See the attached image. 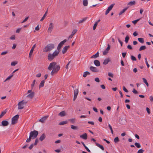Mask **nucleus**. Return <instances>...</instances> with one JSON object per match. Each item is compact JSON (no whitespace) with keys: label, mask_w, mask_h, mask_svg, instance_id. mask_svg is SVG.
I'll return each mask as SVG.
<instances>
[{"label":"nucleus","mask_w":153,"mask_h":153,"mask_svg":"<svg viewBox=\"0 0 153 153\" xmlns=\"http://www.w3.org/2000/svg\"><path fill=\"white\" fill-rule=\"evenodd\" d=\"M60 68V66L58 65H56V63L55 62H52L50 63L48 67V69L49 70H51L53 69L51 73L52 75L56 73L59 70Z\"/></svg>","instance_id":"f257e3e1"},{"label":"nucleus","mask_w":153,"mask_h":153,"mask_svg":"<svg viewBox=\"0 0 153 153\" xmlns=\"http://www.w3.org/2000/svg\"><path fill=\"white\" fill-rule=\"evenodd\" d=\"M55 46L53 44H49L47 45L43 49V51L44 52H50L53 49Z\"/></svg>","instance_id":"f03ea898"},{"label":"nucleus","mask_w":153,"mask_h":153,"mask_svg":"<svg viewBox=\"0 0 153 153\" xmlns=\"http://www.w3.org/2000/svg\"><path fill=\"white\" fill-rule=\"evenodd\" d=\"M38 134V132L36 130H34L30 132V135L32 137V139H34L36 138Z\"/></svg>","instance_id":"7ed1b4c3"},{"label":"nucleus","mask_w":153,"mask_h":153,"mask_svg":"<svg viewBox=\"0 0 153 153\" xmlns=\"http://www.w3.org/2000/svg\"><path fill=\"white\" fill-rule=\"evenodd\" d=\"M27 103V102H25L24 100L19 102L18 104V109H22L24 108V105Z\"/></svg>","instance_id":"20e7f679"},{"label":"nucleus","mask_w":153,"mask_h":153,"mask_svg":"<svg viewBox=\"0 0 153 153\" xmlns=\"http://www.w3.org/2000/svg\"><path fill=\"white\" fill-rule=\"evenodd\" d=\"M19 116L17 114L13 117L12 119V124H15L17 122Z\"/></svg>","instance_id":"39448f33"},{"label":"nucleus","mask_w":153,"mask_h":153,"mask_svg":"<svg viewBox=\"0 0 153 153\" xmlns=\"http://www.w3.org/2000/svg\"><path fill=\"white\" fill-rule=\"evenodd\" d=\"M67 41L66 39H64L63 41H61L58 45L57 50L58 51H60L61 47Z\"/></svg>","instance_id":"423d86ee"},{"label":"nucleus","mask_w":153,"mask_h":153,"mask_svg":"<svg viewBox=\"0 0 153 153\" xmlns=\"http://www.w3.org/2000/svg\"><path fill=\"white\" fill-rule=\"evenodd\" d=\"M27 94H29L27 96V97L32 99L34 95V93L33 92H32V91L31 90H29L27 91Z\"/></svg>","instance_id":"0eeeda50"},{"label":"nucleus","mask_w":153,"mask_h":153,"mask_svg":"<svg viewBox=\"0 0 153 153\" xmlns=\"http://www.w3.org/2000/svg\"><path fill=\"white\" fill-rule=\"evenodd\" d=\"M54 28V24L52 22L50 23L49 25V27L48 29V32L51 33Z\"/></svg>","instance_id":"6e6552de"},{"label":"nucleus","mask_w":153,"mask_h":153,"mask_svg":"<svg viewBox=\"0 0 153 153\" xmlns=\"http://www.w3.org/2000/svg\"><path fill=\"white\" fill-rule=\"evenodd\" d=\"M114 4H112L109 7H108L105 12V14L106 15L108 14L109 13V12L112 10L113 8Z\"/></svg>","instance_id":"1a4fd4ad"},{"label":"nucleus","mask_w":153,"mask_h":153,"mask_svg":"<svg viewBox=\"0 0 153 153\" xmlns=\"http://www.w3.org/2000/svg\"><path fill=\"white\" fill-rule=\"evenodd\" d=\"M36 46V44H35L32 47V48L29 54V58H31V55L32 54L33 52L34 51V49L35 48Z\"/></svg>","instance_id":"9d476101"},{"label":"nucleus","mask_w":153,"mask_h":153,"mask_svg":"<svg viewBox=\"0 0 153 153\" xmlns=\"http://www.w3.org/2000/svg\"><path fill=\"white\" fill-rule=\"evenodd\" d=\"M110 46L109 44H108V47L105 49V51H104L103 53V54L104 55H105L107 54V53L108 52V51L110 50Z\"/></svg>","instance_id":"9b49d317"},{"label":"nucleus","mask_w":153,"mask_h":153,"mask_svg":"<svg viewBox=\"0 0 153 153\" xmlns=\"http://www.w3.org/2000/svg\"><path fill=\"white\" fill-rule=\"evenodd\" d=\"M69 48V46H65L63 48L62 51V52L63 54L65 53L67 51L68 49Z\"/></svg>","instance_id":"f8f14e48"},{"label":"nucleus","mask_w":153,"mask_h":153,"mask_svg":"<svg viewBox=\"0 0 153 153\" xmlns=\"http://www.w3.org/2000/svg\"><path fill=\"white\" fill-rule=\"evenodd\" d=\"M90 69L92 72H98L99 71L97 69V68L96 67H94L93 66H91L90 68Z\"/></svg>","instance_id":"ddd939ff"},{"label":"nucleus","mask_w":153,"mask_h":153,"mask_svg":"<svg viewBox=\"0 0 153 153\" xmlns=\"http://www.w3.org/2000/svg\"><path fill=\"white\" fill-rule=\"evenodd\" d=\"M48 116H46L42 118L39 120V121L42 123H44L48 117Z\"/></svg>","instance_id":"4468645a"},{"label":"nucleus","mask_w":153,"mask_h":153,"mask_svg":"<svg viewBox=\"0 0 153 153\" xmlns=\"http://www.w3.org/2000/svg\"><path fill=\"white\" fill-rule=\"evenodd\" d=\"M48 60L51 61L55 57L54 56L52 53L51 54L49 53L48 55Z\"/></svg>","instance_id":"2eb2a0df"},{"label":"nucleus","mask_w":153,"mask_h":153,"mask_svg":"<svg viewBox=\"0 0 153 153\" xmlns=\"http://www.w3.org/2000/svg\"><path fill=\"white\" fill-rule=\"evenodd\" d=\"M80 137L81 138L84 140H86L88 138L87 134L86 133H85L82 135H80Z\"/></svg>","instance_id":"dca6fc26"},{"label":"nucleus","mask_w":153,"mask_h":153,"mask_svg":"<svg viewBox=\"0 0 153 153\" xmlns=\"http://www.w3.org/2000/svg\"><path fill=\"white\" fill-rule=\"evenodd\" d=\"M8 124V122L6 120H4L1 122V124L3 126H7Z\"/></svg>","instance_id":"f3484780"},{"label":"nucleus","mask_w":153,"mask_h":153,"mask_svg":"<svg viewBox=\"0 0 153 153\" xmlns=\"http://www.w3.org/2000/svg\"><path fill=\"white\" fill-rule=\"evenodd\" d=\"M94 63L96 66H99L100 65V63L98 60H95L94 61Z\"/></svg>","instance_id":"a211bd4d"},{"label":"nucleus","mask_w":153,"mask_h":153,"mask_svg":"<svg viewBox=\"0 0 153 153\" xmlns=\"http://www.w3.org/2000/svg\"><path fill=\"white\" fill-rule=\"evenodd\" d=\"M110 61V59L109 58L105 59L103 62V64L105 65H107Z\"/></svg>","instance_id":"6ab92c4d"},{"label":"nucleus","mask_w":153,"mask_h":153,"mask_svg":"<svg viewBox=\"0 0 153 153\" xmlns=\"http://www.w3.org/2000/svg\"><path fill=\"white\" fill-rule=\"evenodd\" d=\"M96 145L98 147L100 148V149H101L102 150H104V148L103 146L102 145H100V144L96 142H95V143Z\"/></svg>","instance_id":"aec40b11"},{"label":"nucleus","mask_w":153,"mask_h":153,"mask_svg":"<svg viewBox=\"0 0 153 153\" xmlns=\"http://www.w3.org/2000/svg\"><path fill=\"white\" fill-rule=\"evenodd\" d=\"M48 12V9H47V11L45 13V14H44V15H43V17H42V18L41 19H40L41 21V22L44 19L45 17L47 15Z\"/></svg>","instance_id":"412c9836"},{"label":"nucleus","mask_w":153,"mask_h":153,"mask_svg":"<svg viewBox=\"0 0 153 153\" xmlns=\"http://www.w3.org/2000/svg\"><path fill=\"white\" fill-rule=\"evenodd\" d=\"M59 51L58 50H56L55 51L52 53L54 56L55 57V56H57L59 53Z\"/></svg>","instance_id":"4be33fe9"},{"label":"nucleus","mask_w":153,"mask_h":153,"mask_svg":"<svg viewBox=\"0 0 153 153\" xmlns=\"http://www.w3.org/2000/svg\"><path fill=\"white\" fill-rule=\"evenodd\" d=\"M45 138V135L44 134H42L40 137L39 139L41 141H42Z\"/></svg>","instance_id":"5701e85b"},{"label":"nucleus","mask_w":153,"mask_h":153,"mask_svg":"<svg viewBox=\"0 0 153 153\" xmlns=\"http://www.w3.org/2000/svg\"><path fill=\"white\" fill-rule=\"evenodd\" d=\"M136 4L135 1H131L128 3V5H129L130 6H131L132 5H134Z\"/></svg>","instance_id":"b1692460"},{"label":"nucleus","mask_w":153,"mask_h":153,"mask_svg":"<svg viewBox=\"0 0 153 153\" xmlns=\"http://www.w3.org/2000/svg\"><path fill=\"white\" fill-rule=\"evenodd\" d=\"M58 115L61 117H63L65 115V111H63L60 112Z\"/></svg>","instance_id":"393cba45"},{"label":"nucleus","mask_w":153,"mask_h":153,"mask_svg":"<svg viewBox=\"0 0 153 153\" xmlns=\"http://www.w3.org/2000/svg\"><path fill=\"white\" fill-rule=\"evenodd\" d=\"M99 53L97 52L95 54L93 55L91 57V58H96L99 56Z\"/></svg>","instance_id":"a878e982"},{"label":"nucleus","mask_w":153,"mask_h":153,"mask_svg":"<svg viewBox=\"0 0 153 153\" xmlns=\"http://www.w3.org/2000/svg\"><path fill=\"white\" fill-rule=\"evenodd\" d=\"M82 3L84 6H86L88 5V2L87 0H83Z\"/></svg>","instance_id":"bb28decb"},{"label":"nucleus","mask_w":153,"mask_h":153,"mask_svg":"<svg viewBox=\"0 0 153 153\" xmlns=\"http://www.w3.org/2000/svg\"><path fill=\"white\" fill-rule=\"evenodd\" d=\"M90 73L88 71H85L84 72L83 76L84 77H86L88 75H90Z\"/></svg>","instance_id":"cd10ccee"},{"label":"nucleus","mask_w":153,"mask_h":153,"mask_svg":"<svg viewBox=\"0 0 153 153\" xmlns=\"http://www.w3.org/2000/svg\"><path fill=\"white\" fill-rule=\"evenodd\" d=\"M79 93L78 89H75L74 91V96H77Z\"/></svg>","instance_id":"c85d7f7f"},{"label":"nucleus","mask_w":153,"mask_h":153,"mask_svg":"<svg viewBox=\"0 0 153 153\" xmlns=\"http://www.w3.org/2000/svg\"><path fill=\"white\" fill-rule=\"evenodd\" d=\"M67 123H68V122L67 121H62L59 123V125H63L64 124H67Z\"/></svg>","instance_id":"c756f323"},{"label":"nucleus","mask_w":153,"mask_h":153,"mask_svg":"<svg viewBox=\"0 0 153 153\" xmlns=\"http://www.w3.org/2000/svg\"><path fill=\"white\" fill-rule=\"evenodd\" d=\"M44 83H45V81L44 80H43L42 81H41V82L40 84L39 87L41 88V87H43V86L44 85Z\"/></svg>","instance_id":"7c9ffc66"},{"label":"nucleus","mask_w":153,"mask_h":153,"mask_svg":"<svg viewBox=\"0 0 153 153\" xmlns=\"http://www.w3.org/2000/svg\"><path fill=\"white\" fill-rule=\"evenodd\" d=\"M142 79L143 80V82L146 85V86L147 87H148L149 86V85L146 79L144 78H143Z\"/></svg>","instance_id":"2f4dec72"},{"label":"nucleus","mask_w":153,"mask_h":153,"mask_svg":"<svg viewBox=\"0 0 153 153\" xmlns=\"http://www.w3.org/2000/svg\"><path fill=\"white\" fill-rule=\"evenodd\" d=\"M138 41L141 43H143L144 42L143 38H138Z\"/></svg>","instance_id":"473e14b6"},{"label":"nucleus","mask_w":153,"mask_h":153,"mask_svg":"<svg viewBox=\"0 0 153 153\" xmlns=\"http://www.w3.org/2000/svg\"><path fill=\"white\" fill-rule=\"evenodd\" d=\"M127 9V8H125L123 10H121L119 13V15H122L123 13Z\"/></svg>","instance_id":"72a5a7b5"},{"label":"nucleus","mask_w":153,"mask_h":153,"mask_svg":"<svg viewBox=\"0 0 153 153\" xmlns=\"http://www.w3.org/2000/svg\"><path fill=\"white\" fill-rule=\"evenodd\" d=\"M71 128L72 129L76 130L78 129V127L77 126H74L73 125H71Z\"/></svg>","instance_id":"f704fd0d"},{"label":"nucleus","mask_w":153,"mask_h":153,"mask_svg":"<svg viewBox=\"0 0 153 153\" xmlns=\"http://www.w3.org/2000/svg\"><path fill=\"white\" fill-rule=\"evenodd\" d=\"M146 49V47L145 46H142L140 48L139 51H141L145 50Z\"/></svg>","instance_id":"c9c22d12"},{"label":"nucleus","mask_w":153,"mask_h":153,"mask_svg":"<svg viewBox=\"0 0 153 153\" xmlns=\"http://www.w3.org/2000/svg\"><path fill=\"white\" fill-rule=\"evenodd\" d=\"M134 145L138 148H140L141 147V145L139 143H135Z\"/></svg>","instance_id":"e433bc0d"},{"label":"nucleus","mask_w":153,"mask_h":153,"mask_svg":"<svg viewBox=\"0 0 153 153\" xmlns=\"http://www.w3.org/2000/svg\"><path fill=\"white\" fill-rule=\"evenodd\" d=\"M129 39V36H126L125 38V42L126 43H127L128 42Z\"/></svg>","instance_id":"4c0bfd02"},{"label":"nucleus","mask_w":153,"mask_h":153,"mask_svg":"<svg viewBox=\"0 0 153 153\" xmlns=\"http://www.w3.org/2000/svg\"><path fill=\"white\" fill-rule=\"evenodd\" d=\"M6 113V111H4L2 112L0 115V118H1Z\"/></svg>","instance_id":"58836bf2"},{"label":"nucleus","mask_w":153,"mask_h":153,"mask_svg":"<svg viewBox=\"0 0 153 153\" xmlns=\"http://www.w3.org/2000/svg\"><path fill=\"white\" fill-rule=\"evenodd\" d=\"M13 74H12L11 75H10V76H9L6 78V79L4 81V82H6V81L10 79L13 76Z\"/></svg>","instance_id":"ea45409f"},{"label":"nucleus","mask_w":153,"mask_h":153,"mask_svg":"<svg viewBox=\"0 0 153 153\" xmlns=\"http://www.w3.org/2000/svg\"><path fill=\"white\" fill-rule=\"evenodd\" d=\"M32 138V137H31V136L30 135L29 138L27 139L26 140V142L27 143L30 142Z\"/></svg>","instance_id":"a19ab883"},{"label":"nucleus","mask_w":153,"mask_h":153,"mask_svg":"<svg viewBox=\"0 0 153 153\" xmlns=\"http://www.w3.org/2000/svg\"><path fill=\"white\" fill-rule=\"evenodd\" d=\"M35 82H36L35 80H34L33 81V83H32L31 85V88L32 89H33V87H34V85Z\"/></svg>","instance_id":"79ce46f5"},{"label":"nucleus","mask_w":153,"mask_h":153,"mask_svg":"<svg viewBox=\"0 0 153 153\" xmlns=\"http://www.w3.org/2000/svg\"><path fill=\"white\" fill-rule=\"evenodd\" d=\"M114 142L115 143H116L117 142L119 141V139L118 137H116L114 139Z\"/></svg>","instance_id":"37998d69"},{"label":"nucleus","mask_w":153,"mask_h":153,"mask_svg":"<svg viewBox=\"0 0 153 153\" xmlns=\"http://www.w3.org/2000/svg\"><path fill=\"white\" fill-rule=\"evenodd\" d=\"M144 151L143 150L140 149L138 151L137 153H143Z\"/></svg>","instance_id":"c03bdc74"},{"label":"nucleus","mask_w":153,"mask_h":153,"mask_svg":"<svg viewBox=\"0 0 153 153\" xmlns=\"http://www.w3.org/2000/svg\"><path fill=\"white\" fill-rule=\"evenodd\" d=\"M131 59L132 61H136V58L133 56H131Z\"/></svg>","instance_id":"a18cd8bd"},{"label":"nucleus","mask_w":153,"mask_h":153,"mask_svg":"<svg viewBox=\"0 0 153 153\" xmlns=\"http://www.w3.org/2000/svg\"><path fill=\"white\" fill-rule=\"evenodd\" d=\"M140 19H138L135 20H134L132 21V22L134 24H136L139 20Z\"/></svg>","instance_id":"49530a36"},{"label":"nucleus","mask_w":153,"mask_h":153,"mask_svg":"<svg viewBox=\"0 0 153 153\" xmlns=\"http://www.w3.org/2000/svg\"><path fill=\"white\" fill-rule=\"evenodd\" d=\"M97 22H96L94 24V26H93V29L94 30H95V29H96V27H97Z\"/></svg>","instance_id":"de8ad7c7"},{"label":"nucleus","mask_w":153,"mask_h":153,"mask_svg":"<svg viewBox=\"0 0 153 153\" xmlns=\"http://www.w3.org/2000/svg\"><path fill=\"white\" fill-rule=\"evenodd\" d=\"M69 121H70V122L71 123H75V119L74 118H72V119H70L69 120Z\"/></svg>","instance_id":"09e8293b"},{"label":"nucleus","mask_w":153,"mask_h":153,"mask_svg":"<svg viewBox=\"0 0 153 153\" xmlns=\"http://www.w3.org/2000/svg\"><path fill=\"white\" fill-rule=\"evenodd\" d=\"M17 64V62H11V65L12 66H14Z\"/></svg>","instance_id":"8fccbe9b"},{"label":"nucleus","mask_w":153,"mask_h":153,"mask_svg":"<svg viewBox=\"0 0 153 153\" xmlns=\"http://www.w3.org/2000/svg\"><path fill=\"white\" fill-rule=\"evenodd\" d=\"M77 31V30L74 29L73 30L71 34L74 35L76 32Z\"/></svg>","instance_id":"3c124183"},{"label":"nucleus","mask_w":153,"mask_h":153,"mask_svg":"<svg viewBox=\"0 0 153 153\" xmlns=\"http://www.w3.org/2000/svg\"><path fill=\"white\" fill-rule=\"evenodd\" d=\"M95 82H99L100 81V79L99 78L97 77L95 79Z\"/></svg>","instance_id":"603ef678"},{"label":"nucleus","mask_w":153,"mask_h":153,"mask_svg":"<svg viewBox=\"0 0 153 153\" xmlns=\"http://www.w3.org/2000/svg\"><path fill=\"white\" fill-rule=\"evenodd\" d=\"M123 91L126 92H128V90L124 86H123Z\"/></svg>","instance_id":"864d4df0"},{"label":"nucleus","mask_w":153,"mask_h":153,"mask_svg":"<svg viewBox=\"0 0 153 153\" xmlns=\"http://www.w3.org/2000/svg\"><path fill=\"white\" fill-rule=\"evenodd\" d=\"M88 123V124H91V125H94V122L93 121H89Z\"/></svg>","instance_id":"5fc2aeb1"},{"label":"nucleus","mask_w":153,"mask_h":153,"mask_svg":"<svg viewBox=\"0 0 153 153\" xmlns=\"http://www.w3.org/2000/svg\"><path fill=\"white\" fill-rule=\"evenodd\" d=\"M108 76H109L111 77H113V74L112 73L109 72L108 73Z\"/></svg>","instance_id":"6e6d98bb"},{"label":"nucleus","mask_w":153,"mask_h":153,"mask_svg":"<svg viewBox=\"0 0 153 153\" xmlns=\"http://www.w3.org/2000/svg\"><path fill=\"white\" fill-rule=\"evenodd\" d=\"M146 110L148 114H149L150 113V110L147 107L146 108Z\"/></svg>","instance_id":"4d7b16f0"},{"label":"nucleus","mask_w":153,"mask_h":153,"mask_svg":"<svg viewBox=\"0 0 153 153\" xmlns=\"http://www.w3.org/2000/svg\"><path fill=\"white\" fill-rule=\"evenodd\" d=\"M132 92L135 94H137L138 93L137 91L135 90V89L134 88L132 91Z\"/></svg>","instance_id":"13d9d810"},{"label":"nucleus","mask_w":153,"mask_h":153,"mask_svg":"<svg viewBox=\"0 0 153 153\" xmlns=\"http://www.w3.org/2000/svg\"><path fill=\"white\" fill-rule=\"evenodd\" d=\"M85 20V19H82L79 20V23H82Z\"/></svg>","instance_id":"bf43d9fd"},{"label":"nucleus","mask_w":153,"mask_h":153,"mask_svg":"<svg viewBox=\"0 0 153 153\" xmlns=\"http://www.w3.org/2000/svg\"><path fill=\"white\" fill-rule=\"evenodd\" d=\"M28 17H26L24 19V20L22 22V23H23L25 22H26L27 20L28 19Z\"/></svg>","instance_id":"052dcab7"},{"label":"nucleus","mask_w":153,"mask_h":153,"mask_svg":"<svg viewBox=\"0 0 153 153\" xmlns=\"http://www.w3.org/2000/svg\"><path fill=\"white\" fill-rule=\"evenodd\" d=\"M127 48L128 49H130V50H131L132 49V47L131 46V45H128V46H127Z\"/></svg>","instance_id":"680f3d73"},{"label":"nucleus","mask_w":153,"mask_h":153,"mask_svg":"<svg viewBox=\"0 0 153 153\" xmlns=\"http://www.w3.org/2000/svg\"><path fill=\"white\" fill-rule=\"evenodd\" d=\"M7 53V51H4V52H2L1 54V55H4L6 54Z\"/></svg>","instance_id":"e2e57ef3"},{"label":"nucleus","mask_w":153,"mask_h":153,"mask_svg":"<svg viewBox=\"0 0 153 153\" xmlns=\"http://www.w3.org/2000/svg\"><path fill=\"white\" fill-rule=\"evenodd\" d=\"M11 40H14L15 39V36L14 35L12 36L10 38Z\"/></svg>","instance_id":"0e129e2a"},{"label":"nucleus","mask_w":153,"mask_h":153,"mask_svg":"<svg viewBox=\"0 0 153 153\" xmlns=\"http://www.w3.org/2000/svg\"><path fill=\"white\" fill-rule=\"evenodd\" d=\"M41 73H38L36 75V77H39L41 76Z\"/></svg>","instance_id":"69168bd1"},{"label":"nucleus","mask_w":153,"mask_h":153,"mask_svg":"<svg viewBox=\"0 0 153 153\" xmlns=\"http://www.w3.org/2000/svg\"><path fill=\"white\" fill-rule=\"evenodd\" d=\"M133 35L134 36H136L138 35V34L135 31L133 33Z\"/></svg>","instance_id":"338daca9"},{"label":"nucleus","mask_w":153,"mask_h":153,"mask_svg":"<svg viewBox=\"0 0 153 153\" xmlns=\"http://www.w3.org/2000/svg\"><path fill=\"white\" fill-rule=\"evenodd\" d=\"M151 101H152L153 102V97L152 96H150L149 97Z\"/></svg>","instance_id":"774afa93"}]
</instances>
